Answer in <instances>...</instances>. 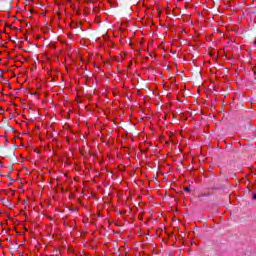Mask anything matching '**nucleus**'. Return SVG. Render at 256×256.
<instances>
[{
    "mask_svg": "<svg viewBox=\"0 0 256 256\" xmlns=\"http://www.w3.org/2000/svg\"><path fill=\"white\" fill-rule=\"evenodd\" d=\"M254 45H256V37H255V40H254Z\"/></svg>",
    "mask_w": 256,
    "mask_h": 256,
    "instance_id": "nucleus-10",
    "label": "nucleus"
},
{
    "mask_svg": "<svg viewBox=\"0 0 256 256\" xmlns=\"http://www.w3.org/2000/svg\"><path fill=\"white\" fill-rule=\"evenodd\" d=\"M184 191H186V193H189V191H191L190 187H184Z\"/></svg>",
    "mask_w": 256,
    "mask_h": 256,
    "instance_id": "nucleus-4",
    "label": "nucleus"
},
{
    "mask_svg": "<svg viewBox=\"0 0 256 256\" xmlns=\"http://www.w3.org/2000/svg\"><path fill=\"white\" fill-rule=\"evenodd\" d=\"M11 155H12V162H11V165H15V161H17V157L15 156V153H14V152H11Z\"/></svg>",
    "mask_w": 256,
    "mask_h": 256,
    "instance_id": "nucleus-3",
    "label": "nucleus"
},
{
    "mask_svg": "<svg viewBox=\"0 0 256 256\" xmlns=\"http://www.w3.org/2000/svg\"><path fill=\"white\" fill-rule=\"evenodd\" d=\"M251 127H252L251 121L246 120L244 123V129L249 131V130H251Z\"/></svg>",
    "mask_w": 256,
    "mask_h": 256,
    "instance_id": "nucleus-1",
    "label": "nucleus"
},
{
    "mask_svg": "<svg viewBox=\"0 0 256 256\" xmlns=\"http://www.w3.org/2000/svg\"><path fill=\"white\" fill-rule=\"evenodd\" d=\"M10 171H14L13 166L10 167Z\"/></svg>",
    "mask_w": 256,
    "mask_h": 256,
    "instance_id": "nucleus-8",
    "label": "nucleus"
},
{
    "mask_svg": "<svg viewBox=\"0 0 256 256\" xmlns=\"http://www.w3.org/2000/svg\"><path fill=\"white\" fill-rule=\"evenodd\" d=\"M200 197H209V194H202Z\"/></svg>",
    "mask_w": 256,
    "mask_h": 256,
    "instance_id": "nucleus-6",
    "label": "nucleus"
},
{
    "mask_svg": "<svg viewBox=\"0 0 256 256\" xmlns=\"http://www.w3.org/2000/svg\"><path fill=\"white\" fill-rule=\"evenodd\" d=\"M253 199L256 201V193L253 194Z\"/></svg>",
    "mask_w": 256,
    "mask_h": 256,
    "instance_id": "nucleus-7",
    "label": "nucleus"
},
{
    "mask_svg": "<svg viewBox=\"0 0 256 256\" xmlns=\"http://www.w3.org/2000/svg\"><path fill=\"white\" fill-rule=\"evenodd\" d=\"M6 177H8V179H10L11 181H13V178H11V174H7Z\"/></svg>",
    "mask_w": 256,
    "mask_h": 256,
    "instance_id": "nucleus-5",
    "label": "nucleus"
},
{
    "mask_svg": "<svg viewBox=\"0 0 256 256\" xmlns=\"http://www.w3.org/2000/svg\"><path fill=\"white\" fill-rule=\"evenodd\" d=\"M4 9H6L7 11H9L10 9H12L11 1H6V2L4 3Z\"/></svg>",
    "mask_w": 256,
    "mask_h": 256,
    "instance_id": "nucleus-2",
    "label": "nucleus"
},
{
    "mask_svg": "<svg viewBox=\"0 0 256 256\" xmlns=\"http://www.w3.org/2000/svg\"><path fill=\"white\" fill-rule=\"evenodd\" d=\"M6 203H11V202L9 201V199H7V200H6Z\"/></svg>",
    "mask_w": 256,
    "mask_h": 256,
    "instance_id": "nucleus-9",
    "label": "nucleus"
}]
</instances>
